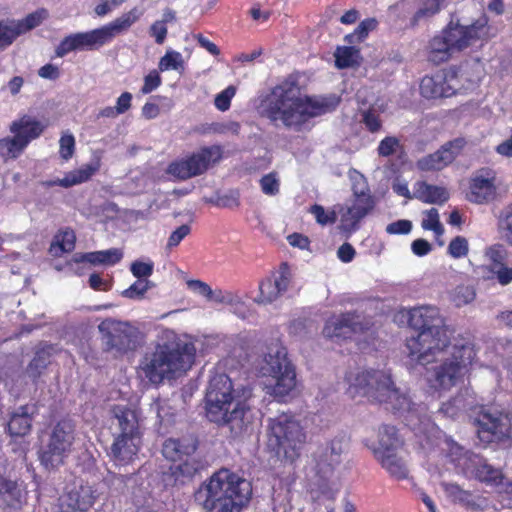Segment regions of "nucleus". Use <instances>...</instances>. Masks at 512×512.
Here are the masks:
<instances>
[{
	"label": "nucleus",
	"mask_w": 512,
	"mask_h": 512,
	"mask_svg": "<svg viewBox=\"0 0 512 512\" xmlns=\"http://www.w3.org/2000/svg\"><path fill=\"white\" fill-rule=\"evenodd\" d=\"M353 207L365 217L375 206V199L371 193L354 195Z\"/></svg>",
	"instance_id": "nucleus-51"
},
{
	"label": "nucleus",
	"mask_w": 512,
	"mask_h": 512,
	"mask_svg": "<svg viewBox=\"0 0 512 512\" xmlns=\"http://www.w3.org/2000/svg\"><path fill=\"white\" fill-rule=\"evenodd\" d=\"M486 256L494 264V269L503 265L505 250L501 245H494L486 250Z\"/></svg>",
	"instance_id": "nucleus-64"
},
{
	"label": "nucleus",
	"mask_w": 512,
	"mask_h": 512,
	"mask_svg": "<svg viewBox=\"0 0 512 512\" xmlns=\"http://www.w3.org/2000/svg\"><path fill=\"white\" fill-rule=\"evenodd\" d=\"M197 449L196 442L190 438L165 440L162 448L163 456L176 463L184 457L191 456Z\"/></svg>",
	"instance_id": "nucleus-28"
},
{
	"label": "nucleus",
	"mask_w": 512,
	"mask_h": 512,
	"mask_svg": "<svg viewBox=\"0 0 512 512\" xmlns=\"http://www.w3.org/2000/svg\"><path fill=\"white\" fill-rule=\"evenodd\" d=\"M366 325L355 312H345L330 317L323 328V335L330 339H348L362 332Z\"/></svg>",
	"instance_id": "nucleus-19"
},
{
	"label": "nucleus",
	"mask_w": 512,
	"mask_h": 512,
	"mask_svg": "<svg viewBox=\"0 0 512 512\" xmlns=\"http://www.w3.org/2000/svg\"><path fill=\"white\" fill-rule=\"evenodd\" d=\"M445 0H426L424 6L420 8L414 15V22H418L420 19L435 15L440 11L441 4Z\"/></svg>",
	"instance_id": "nucleus-53"
},
{
	"label": "nucleus",
	"mask_w": 512,
	"mask_h": 512,
	"mask_svg": "<svg viewBox=\"0 0 512 512\" xmlns=\"http://www.w3.org/2000/svg\"><path fill=\"white\" fill-rule=\"evenodd\" d=\"M261 190L264 194L274 196L279 192V179L276 173H269L260 179Z\"/></svg>",
	"instance_id": "nucleus-54"
},
{
	"label": "nucleus",
	"mask_w": 512,
	"mask_h": 512,
	"mask_svg": "<svg viewBox=\"0 0 512 512\" xmlns=\"http://www.w3.org/2000/svg\"><path fill=\"white\" fill-rule=\"evenodd\" d=\"M403 443L396 427L386 424L379 427L377 441H365V445L372 451L375 458L376 452L380 451L383 454L396 452L403 446Z\"/></svg>",
	"instance_id": "nucleus-25"
},
{
	"label": "nucleus",
	"mask_w": 512,
	"mask_h": 512,
	"mask_svg": "<svg viewBox=\"0 0 512 512\" xmlns=\"http://www.w3.org/2000/svg\"><path fill=\"white\" fill-rule=\"evenodd\" d=\"M463 138L447 142L436 152L422 157L417 166L422 171L441 170L451 164L465 146Z\"/></svg>",
	"instance_id": "nucleus-20"
},
{
	"label": "nucleus",
	"mask_w": 512,
	"mask_h": 512,
	"mask_svg": "<svg viewBox=\"0 0 512 512\" xmlns=\"http://www.w3.org/2000/svg\"><path fill=\"white\" fill-rule=\"evenodd\" d=\"M350 179L352 181L353 195L370 193L366 178L357 171L350 173Z\"/></svg>",
	"instance_id": "nucleus-58"
},
{
	"label": "nucleus",
	"mask_w": 512,
	"mask_h": 512,
	"mask_svg": "<svg viewBox=\"0 0 512 512\" xmlns=\"http://www.w3.org/2000/svg\"><path fill=\"white\" fill-rule=\"evenodd\" d=\"M456 78L453 75L437 73L432 76H425L420 82V93L426 99H437L450 97L458 89Z\"/></svg>",
	"instance_id": "nucleus-22"
},
{
	"label": "nucleus",
	"mask_w": 512,
	"mask_h": 512,
	"mask_svg": "<svg viewBox=\"0 0 512 512\" xmlns=\"http://www.w3.org/2000/svg\"><path fill=\"white\" fill-rule=\"evenodd\" d=\"M462 409L463 405H461V400L454 398L446 403H443L438 412L443 416L454 418Z\"/></svg>",
	"instance_id": "nucleus-61"
},
{
	"label": "nucleus",
	"mask_w": 512,
	"mask_h": 512,
	"mask_svg": "<svg viewBox=\"0 0 512 512\" xmlns=\"http://www.w3.org/2000/svg\"><path fill=\"white\" fill-rule=\"evenodd\" d=\"M130 271L137 279H148L153 274L154 262L150 259L135 260L130 265Z\"/></svg>",
	"instance_id": "nucleus-47"
},
{
	"label": "nucleus",
	"mask_w": 512,
	"mask_h": 512,
	"mask_svg": "<svg viewBox=\"0 0 512 512\" xmlns=\"http://www.w3.org/2000/svg\"><path fill=\"white\" fill-rule=\"evenodd\" d=\"M474 346L469 343L451 345L433 361H440L427 374V383L435 392H446L463 382L475 358Z\"/></svg>",
	"instance_id": "nucleus-11"
},
{
	"label": "nucleus",
	"mask_w": 512,
	"mask_h": 512,
	"mask_svg": "<svg viewBox=\"0 0 512 512\" xmlns=\"http://www.w3.org/2000/svg\"><path fill=\"white\" fill-rule=\"evenodd\" d=\"M47 125L36 118L23 115L17 120L11 122L9 131L19 139L23 147L27 146L33 140L39 138L46 129Z\"/></svg>",
	"instance_id": "nucleus-24"
},
{
	"label": "nucleus",
	"mask_w": 512,
	"mask_h": 512,
	"mask_svg": "<svg viewBox=\"0 0 512 512\" xmlns=\"http://www.w3.org/2000/svg\"><path fill=\"white\" fill-rule=\"evenodd\" d=\"M498 227L506 241L512 245V203L506 205L500 211Z\"/></svg>",
	"instance_id": "nucleus-44"
},
{
	"label": "nucleus",
	"mask_w": 512,
	"mask_h": 512,
	"mask_svg": "<svg viewBox=\"0 0 512 512\" xmlns=\"http://www.w3.org/2000/svg\"><path fill=\"white\" fill-rule=\"evenodd\" d=\"M222 157V150L219 146L203 147L197 152L185 157L193 177L203 174L212 164Z\"/></svg>",
	"instance_id": "nucleus-26"
},
{
	"label": "nucleus",
	"mask_w": 512,
	"mask_h": 512,
	"mask_svg": "<svg viewBox=\"0 0 512 512\" xmlns=\"http://www.w3.org/2000/svg\"><path fill=\"white\" fill-rule=\"evenodd\" d=\"M100 169V160L95 159L89 163L83 164L78 169H74L65 174L63 178L54 180H44L40 184L44 188L53 186H61L63 188H70L75 185L87 182L91 177Z\"/></svg>",
	"instance_id": "nucleus-23"
},
{
	"label": "nucleus",
	"mask_w": 512,
	"mask_h": 512,
	"mask_svg": "<svg viewBox=\"0 0 512 512\" xmlns=\"http://www.w3.org/2000/svg\"><path fill=\"white\" fill-rule=\"evenodd\" d=\"M111 414L115 430L109 456L114 464L126 466L137 458L142 447L143 430L139 413L125 404L114 405Z\"/></svg>",
	"instance_id": "nucleus-9"
},
{
	"label": "nucleus",
	"mask_w": 512,
	"mask_h": 512,
	"mask_svg": "<svg viewBox=\"0 0 512 512\" xmlns=\"http://www.w3.org/2000/svg\"><path fill=\"white\" fill-rule=\"evenodd\" d=\"M251 397L249 386H235L228 375L215 373L205 396L207 418L220 425L231 424L233 429H242L249 423Z\"/></svg>",
	"instance_id": "nucleus-3"
},
{
	"label": "nucleus",
	"mask_w": 512,
	"mask_h": 512,
	"mask_svg": "<svg viewBox=\"0 0 512 512\" xmlns=\"http://www.w3.org/2000/svg\"><path fill=\"white\" fill-rule=\"evenodd\" d=\"M158 69L161 72L174 70L182 72L184 70V59L180 52L168 49L158 63Z\"/></svg>",
	"instance_id": "nucleus-36"
},
{
	"label": "nucleus",
	"mask_w": 512,
	"mask_h": 512,
	"mask_svg": "<svg viewBox=\"0 0 512 512\" xmlns=\"http://www.w3.org/2000/svg\"><path fill=\"white\" fill-rule=\"evenodd\" d=\"M31 407L25 405L15 410L10 417L7 428L11 437H24L32 427Z\"/></svg>",
	"instance_id": "nucleus-30"
},
{
	"label": "nucleus",
	"mask_w": 512,
	"mask_h": 512,
	"mask_svg": "<svg viewBox=\"0 0 512 512\" xmlns=\"http://www.w3.org/2000/svg\"><path fill=\"white\" fill-rule=\"evenodd\" d=\"M289 282V267L284 263L277 272L260 282L259 295L255 301L261 304L272 303L287 290Z\"/></svg>",
	"instance_id": "nucleus-21"
},
{
	"label": "nucleus",
	"mask_w": 512,
	"mask_h": 512,
	"mask_svg": "<svg viewBox=\"0 0 512 512\" xmlns=\"http://www.w3.org/2000/svg\"><path fill=\"white\" fill-rule=\"evenodd\" d=\"M256 370L262 378L263 391L279 402L286 401L296 388L295 367L288 358L287 349L280 344L268 348Z\"/></svg>",
	"instance_id": "nucleus-10"
},
{
	"label": "nucleus",
	"mask_w": 512,
	"mask_h": 512,
	"mask_svg": "<svg viewBox=\"0 0 512 512\" xmlns=\"http://www.w3.org/2000/svg\"><path fill=\"white\" fill-rule=\"evenodd\" d=\"M475 421L478 427V437L484 444L502 440L511 433L512 418L510 414L496 407L481 410Z\"/></svg>",
	"instance_id": "nucleus-15"
},
{
	"label": "nucleus",
	"mask_w": 512,
	"mask_h": 512,
	"mask_svg": "<svg viewBox=\"0 0 512 512\" xmlns=\"http://www.w3.org/2000/svg\"><path fill=\"white\" fill-rule=\"evenodd\" d=\"M414 198L429 204H444L449 199L446 188L430 185L426 182H416L413 188Z\"/></svg>",
	"instance_id": "nucleus-31"
},
{
	"label": "nucleus",
	"mask_w": 512,
	"mask_h": 512,
	"mask_svg": "<svg viewBox=\"0 0 512 512\" xmlns=\"http://www.w3.org/2000/svg\"><path fill=\"white\" fill-rule=\"evenodd\" d=\"M76 236L72 229L59 231L51 244L50 252L54 256H60L62 253L70 252L75 247Z\"/></svg>",
	"instance_id": "nucleus-33"
},
{
	"label": "nucleus",
	"mask_w": 512,
	"mask_h": 512,
	"mask_svg": "<svg viewBox=\"0 0 512 512\" xmlns=\"http://www.w3.org/2000/svg\"><path fill=\"white\" fill-rule=\"evenodd\" d=\"M162 84V79L159 74V71L157 70H151L145 77H144V84L141 88L142 94H149L156 90L160 85Z\"/></svg>",
	"instance_id": "nucleus-57"
},
{
	"label": "nucleus",
	"mask_w": 512,
	"mask_h": 512,
	"mask_svg": "<svg viewBox=\"0 0 512 512\" xmlns=\"http://www.w3.org/2000/svg\"><path fill=\"white\" fill-rule=\"evenodd\" d=\"M381 465V467L389 474V476L395 480H404L409 476V469L407 461L401 457L397 451L388 454L382 452H376L375 458Z\"/></svg>",
	"instance_id": "nucleus-27"
},
{
	"label": "nucleus",
	"mask_w": 512,
	"mask_h": 512,
	"mask_svg": "<svg viewBox=\"0 0 512 512\" xmlns=\"http://www.w3.org/2000/svg\"><path fill=\"white\" fill-rule=\"evenodd\" d=\"M407 317L409 325L419 331L406 341L409 357L426 365L449 347L453 331L445 324L439 309L432 305L411 308Z\"/></svg>",
	"instance_id": "nucleus-4"
},
{
	"label": "nucleus",
	"mask_w": 512,
	"mask_h": 512,
	"mask_svg": "<svg viewBox=\"0 0 512 512\" xmlns=\"http://www.w3.org/2000/svg\"><path fill=\"white\" fill-rule=\"evenodd\" d=\"M269 445L289 461L300 455L306 435L299 421L291 413H281L268 419Z\"/></svg>",
	"instance_id": "nucleus-13"
},
{
	"label": "nucleus",
	"mask_w": 512,
	"mask_h": 512,
	"mask_svg": "<svg viewBox=\"0 0 512 512\" xmlns=\"http://www.w3.org/2000/svg\"><path fill=\"white\" fill-rule=\"evenodd\" d=\"M101 340L107 351L125 354L139 344V330L129 322L106 318L98 325Z\"/></svg>",
	"instance_id": "nucleus-14"
},
{
	"label": "nucleus",
	"mask_w": 512,
	"mask_h": 512,
	"mask_svg": "<svg viewBox=\"0 0 512 512\" xmlns=\"http://www.w3.org/2000/svg\"><path fill=\"white\" fill-rule=\"evenodd\" d=\"M75 152V138L70 132L62 134L59 140V155L64 161L72 158Z\"/></svg>",
	"instance_id": "nucleus-50"
},
{
	"label": "nucleus",
	"mask_w": 512,
	"mask_h": 512,
	"mask_svg": "<svg viewBox=\"0 0 512 512\" xmlns=\"http://www.w3.org/2000/svg\"><path fill=\"white\" fill-rule=\"evenodd\" d=\"M99 493L90 484H74L59 498L61 512H88L95 504Z\"/></svg>",
	"instance_id": "nucleus-16"
},
{
	"label": "nucleus",
	"mask_w": 512,
	"mask_h": 512,
	"mask_svg": "<svg viewBox=\"0 0 512 512\" xmlns=\"http://www.w3.org/2000/svg\"><path fill=\"white\" fill-rule=\"evenodd\" d=\"M48 17V11L44 8L28 14L24 19L16 21L20 34H24L39 26Z\"/></svg>",
	"instance_id": "nucleus-38"
},
{
	"label": "nucleus",
	"mask_w": 512,
	"mask_h": 512,
	"mask_svg": "<svg viewBox=\"0 0 512 512\" xmlns=\"http://www.w3.org/2000/svg\"><path fill=\"white\" fill-rule=\"evenodd\" d=\"M75 437L71 420L63 419L51 426L40 437L38 459L41 465L47 470L63 465L73 450Z\"/></svg>",
	"instance_id": "nucleus-12"
},
{
	"label": "nucleus",
	"mask_w": 512,
	"mask_h": 512,
	"mask_svg": "<svg viewBox=\"0 0 512 512\" xmlns=\"http://www.w3.org/2000/svg\"><path fill=\"white\" fill-rule=\"evenodd\" d=\"M345 379L350 397H367L384 404L386 409L403 418L424 449L445 455L465 477L475 478L499 492L512 494V481L500 469L492 467L482 457L466 450L441 431L431 421L425 405L413 403L407 394L395 387L389 370L350 371Z\"/></svg>",
	"instance_id": "nucleus-1"
},
{
	"label": "nucleus",
	"mask_w": 512,
	"mask_h": 512,
	"mask_svg": "<svg viewBox=\"0 0 512 512\" xmlns=\"http://www.w3.org/2000/svg\"><path fill=\"white\" fill-rule=\"evenodd\" d=\"M334 105L327 98L302 95L294 83L284 81L261 101L260 112L275 125L302 132L310 130L312 120L329 112Z\"/></svg>",
	"instance_id": "nucleus-2"
},
{
	"label": "nucleus",
	"mask_w": 512,
	"mask_h": 512,
	"mask_svg": "<svg viewBox=\"0 0 512 512\" xmlns=\"http://www.w3.org/2000/svg\"><path fill=\"white\" fill-rule=\"evenodd\" d=\"M491 38L488 18L483 15L470 25L450 22L440 35L430 41L428 59L440 64L454 53L481 48Z\"/></svg>",
	"instance_id": "nucleus-7"
},
{
	"label": "nucleus",
	"mask_w": 512,
	"mask_h": 512,
	"mask_svg": "<svg viewBox=\"0 0 512 512\" xmlns=\"http://www.w3.org/2000/svg\"><path fill=\"white\" fill-rule=\"evenodd\" d=\"M125 1L126 0H100L95 6L94 12L99 17L106 16Z\"/></svg>",
	"instance_id": "nucleus-62"
},
{
	"label": "nucleus",
	"mask_w": 512,
	"mask_h": 512,
	"mask_svg": "<svg viewBox=\"0 0 512 512\" xmlns=\"http://www.w3.org/2000/svg\"><path fill=\"white\" fill-rule=\"evenodd\" d=\"M153 286V282L149 279H137L127 289L123 290L121 295L127 299L141 300Z\"/></svg>",
	"instance_id": "nucleus-40"
},
{
	"label": "nucleus",
	"mask_w": 512,
	"mask_h": 512,
	"mask_svg": "<svg viewBox=\"0 0 512 512\" xmlns=\"http://www.w3.org/2000/svg\"><path fill=\"white\" fill-rule=\"evenodd\" d=\"M235 88L233 86H228L225 90L219 93L215 98V106L220 111H226L230 107L231 99L235 95Z\"/></svg>",
	"instance_id": "nucleus-60"
},
{
	"label": "nucleus",
	"mask_w": 512,
	"mask_h": 512,
	"mask_svg": "<svg viewBox=\"0 0 512 512\" xmlns=\"http://www.w3.org/2000/svg\"><path fill=\"white\" fill-rule=\"evenodd\" d=\"M469 243L464 236L454 237L447 248V253L454 259H461L468 255Z\"/></svg>",
	"instance_id": "nucleus-46"
},
{
	"label": "nucleus",
	"mask_w": 512,
	"mask_h": 512,
	"mask_svg": "<svg viewBox=\"0 0 512 512\" xmlns=\"http://www.w3.org/2000/svg\"><path fill=\"white\" fill-rule=\"evenodd\" d=\"M144 11L133 7L113 21L85 32H76L64 37L55 49L57 57H64L74 51H95L110 44L114 38L127 32L140 18Z\"/></svg>",
	"instance_id": "nucleus-8"
},
{
	"label": "nucleus",
	"mask_w": 512,
	"mask_h": 512,
	"mask_svg": "<svg viewBox=\"0 0 512 512\" xmlns=\"http://www.w3.org/2000/svg\"><path fill=\"white\" fill-rule=\"evenodd\" d=\"M191 231V228L189 225L187 224H183L181 226H179L176 230H174L169 238H168V242H167V247L168 248H173V247H176L180 244V242L190 233Z\"/></svg>",
	"instance_id": "nucleus-63"
},
{
	"label": "nucleus",
	"mask_w": 512,
	"mask_h": 512,
	"mask_svg": "<svg viewBox=\"0 0 512 512\" xmlns=\"http://www.w3.org/2000/svg\"><path fill=\"white\" fill-rule=\"evenodd\" d=\"M166 173L177 180L193 178L186 158L177 159L171 162L166 169Z\"/></svg>",
	"instance_id": "nucleus-43"
},
{
	"label": "nucleus",
	"mask_w": 512,
	"mask_h": 512,
	"mask_svg": "<svg viewBox=\"0 0 512 512\" xmlns=\"http://www.w3.org/2000/svg\"><path fill=\"white\" fill-rule=\"evenodd\" d=\"M337 216L339 228L343 232H354L358 229L360 221L364 218L353 206H339Z\"/></svg>",
	"instance_id": "nucleus-32"
},
{
	"label": "nucleus",
	"mask_w": 512,
	"mask_h": 512,
	"mask_svg": "<svg viewBox=\"0 0 512 512\" xmlns=\"http://www.w3.org/2000/svg\"><path fill=\"white\" fill-rule=\"evenodd\" d=\"M251 495L250 481L228 469H220L199 487L195 501L206 512H240Z\"/></svg>",
	"instance_id": "nucleus-6"
},
{
	"label": "nucleus",
	"mask_w": 512,
	"mask_h": 512,
	"mask_svg": "<svg viewBox=\"0 0 512 512\" xmlns=\"http://www.w3.org/2000/svg\"><path fill=\"white\" fill-rule=\"evenodd\" d=\"M122 257L123 253L120 249L110 248L107 250L75 254L73 261L75 263L88 262L92 265L113 266L117 264Z\"/></svg>",
	"instance_id": "nucleus-29"
},
{
	"label": "nucleus",
	"mask_w": 512,
	"mask_h": 512,
	"mask_svg": "<svg viewBox=\"0 0 512 512\" xmlns=\"http://www.w3.org/2000/svg\"><path fill=\"white\" fill-rule=\"evenodd\" d=\"M49 357L50 354L47 350H38L27 367L26 373L28 376L33 380L37 379L49 364Z\"/></svg>",
	"instance_id": "nucleus-37"
},
{
	"label": "nucleus",
	"mask_w": 512,
	"mask_h": 512,
	"mask_svg": "<svg viewBox=\"0 0 512 512\" xmlns=\"http://www.w3.org/2000/svg\"><path fill=\"white\" fill-rule=\"evenodd\" d=\"M421 227L427 231H433L436 237L444 233L443 225L440 222L439 212L436 208H431L423 212Z\"/></svg>",
	"instance_id": "nucleus-39"
},
{
	"label": "nucleus",
	"mask_w": 512,
	"mask_h": 512,
	"mask_svg": "<svg viewBox=\"0 0 512 512\" xmlns=\"http://www.w3.org/2000/svg\"><path fill=\"white\" fill-rule=\"evenodd\" d=\"M496 172L491 169H480L472 174L469 180L467 199L475 204H487L497 196Z\"/></svg>",
	"instance_id": "nucleus-17"
},
{
	"label": "nucleus",
	"mask_w": 512,
	"mask_h": 512,
	"mask_svg": "<svg viewBox=\"0 0 512 512\" xmlns=\"http://www.w3.org/2000/svg\"><path fill=\"white\" fill-rule=\"evenodd\" d=\"M16 20L0 21V48H5L20 36Z\"/></svg>",
	"instance_id": "nucleus-41"
},
{
	"label": "nucleus",
	"mask_w": 512,
	"mask_h": 512,
	"mask_svg": "<svg viewBox=\"0 0 512 512\" xmlns=\"http://www.w3.org/2000/svg\"><path fill=\"white\" fill-rule=\"evenodd\" d=\"M311 213L314 215L316 221L321 225L332 224L335 223L338 219L337 212L326 211L320 205H313L311 208Z\"/></svg>",
	"instance_id": "nucleus-52"
},
{
	"label": "nucleus",
	"mask_w": 512,
	"mask_h": 512,
	"mask_svg": "<svg viewBox=\"0 0 512 512\" xmlns=\"http://www.w3.org/2000/svg\"><path fill=\"white\" fill-rule=\"evenodd\" d=\"M195 354L193 343L182 341L172 330H165L154 350L144 355L140 368L149 382L157 385L189 370Z\"/></svg>",
	"instance_id": "nucleus-5"
},
{
	"label": "nucleus",
	"mask_w": 512,
	"mask_h": 512,
	"mask_svg": "<svg viewBox=\"0 0 512 512\" xmlns=\"http://www.w3.org/2000/svg\"><path fill=\"white\" fill-rule=\"evenodd\" d=\"M400 143L396 137L387 136L382 139L378 145V154L382 157L391 156L399 148Z\"/></svg>",
	"instance_id": "nucleus-55"
},
{
	"label": "nucleus",
	"mask_w": 512,
	"mask_h": 512,
	"mask_svg": "<svg viewBox=\"0 0 512 512\" xmlns=\"http://www.w3.org/2000/svg\"><path fill=\"white\" fill-rule=\"evenodd\" d=\"M25 148L14 135L12 137H4L0 139V157L5 161L9 159H17Z\"/></svg>",
	"instance_id": "nucleus-35"
},
{
	"label": "nucleus",
	"mask_w": 512,
	"mask_h": 512,
	"mask_svg": "<svg viewBox=\"0 0 512 512\" xmlns=\"http://www.w3.org/2000/svg\"><path fill=\"white\" fill-rule=\"evenodd\" d=\"M476 297V291L470 285H458L452 294V300L457 307L470 304Z\"/></svg>",
	"instance_id": "nucleus-45"
},
{
	"label": "nucleus",
	"mask_w": 512,
	"mask_h": 512,
	"mask_svg": "<svg viewBox=\"0 0 512 512\" xmlns=\"http://www.w3.org/2000/svg\"><path fill=\"white\" fill-rule=\"evenodd\" d=\"M210 301H214L216 303L227 304L235 307L243 306V303L240 301V298L231 291L224 290H212V294L209 298Z\"/></svg>",
	"instance_id": "nucleus-48"
},
{
	"label": "nucleus",
	"mask_w": 512,
	"mask_h": 512,
	"mask_svg": "<svg viewBox=\"0 0 512 512\" xmlns=\"http://www.w3.org/2000/svg\"><path fill=\"white\" fill-rule=\"evenodd\" d=\"M441 487L448 499L455 503H468L471 494L456 483L442 482Z\"/></svg>",
	"instance_id": "nucleus-42"
},
{
	"label": "nucleus",
	"mask_w": 512,
	"mask_h": 512,
	"mask_svg": "<svg viewBox=\"0 0 512 512\" xmlns=\"http://www.w3.org/2000/svg\"><path fill=\"white\" fill-rule=\"evenodd\" d=\"M171 469L176 475H182L185 478H192L199 469V465L193 459L187 457L182 459L178 464H174Z\"/></svg>",
	"instance_id": "nucleus-49"
},
{
	"label": "nucleus",
	"mask_w": 512,
	"mask_h": 512,
	"mask_svg": "<svg viewBox=\"0 0 512 512\" xmlns=\"http://www.w3.org/2000/svg\"><path fill=\"white\" fill-rule=\"evenodd\" d=\"M412 230V222L410 220L401 219L387 225L386 232L391 235H405Z\"/></svg>",
	"instance_id": "nucleus-59"
},
{
	"label": "nucleus",
	"mask_w": 512,
	"mask_h": 512,
	"mask_svg": "<svg viewBox=\"0 0 512 512\" xmlns=\"http://www.w3.org/2000/svg\"><path fill=\"white\" fill-rule=\"evenodd\" d=\"M362 121L365 124L366 128L372 133L377 132L381 129L382 123L379 118V113L375 109L363 111Z\"/></svg>",
	"instance_id": "nucleus-56"
},
{
	"label": "nucleus",
	"mask_w": 512,
	"mask_h": 512,
	"mask_svg": "<svg viewBox=\"0 0 512 512\" xmlns=\"http://www.w3.org/2000/svg\"><path fill=\"white\" fill-rule=\"evenodd\" d=\"M335 65L339 69L349 68L359 63V50L353 46L338 47L334 53Z\"/></svg>",
	"instance_id": "nucleus-34"
},
{
	"label": "nucleus",
	"mask_w": 512,
	"mask_h": 512,
	"mask_svg": "<svg viewBox=\"0 0 512 512\" xmlns=\"http://www.w3.org/2000/svg\"><path fill=\"white\" fill-rule=\"evenodd\" d=\"M345 450L343 438H334L318 448L315 453L316 473L324 480H328L336 468L342 462V454Z\"/></svg>",
	"instance_id": "nucleus-18"
}]
</instances>
